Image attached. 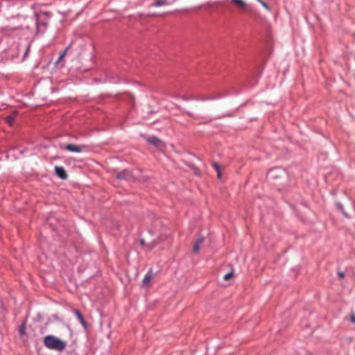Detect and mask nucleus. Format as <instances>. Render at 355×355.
Returning <instances> with one entry per match:
<instances>
[{"instance_id":"obj_1","label":"nucleus","mask_w":355,"mask_h":355,"mask_svg":"<svg viewBox=\"0 0 355 355\" xmlns=\"http://www.w3.org/2000/svg\"><path fill=\"white\" fill-rule=\"evenodd\" d=\"M44 344L49 349L60 352L64 350L67 346L65 342L51 335L44 338Z\"/></svg>"},{"instance_id":"obj_2","label":"nucleus","mask_w":355,"mask_h":355,"mask_svg":"<svg viewBox=\"0 0 355 355\" xmlns=\"http://www.w3.org/2000/svg\"><path fill=\"white\" fill-rule=\"evenodd\" d=\"M286 177V172L281 168H274L268 173V178L272 181L278 180Z\"/></svg>"},{"instance_id":"obj_3","label":"nucleus","mask_w":355,"mask_h":355,"mask_svg":"<svg viewBox=\"0 0 355 355\" xmlns=\"http://www.w3.org/2000/svg\"><path fill=\"white\" fill-rule=\"evenodd\" d=\"M148 142L155 146L157 149L164 151L165 149V144L156 137H150L147 139Z\"/></svg>"},{"instance_id":"obj_4","label":"nucleus","mask_w":355,"mask_h":355,"mask_svg":"<svg viewBox=\"0 0 355 355\" xmlns=\"http://www.w3.org/2000/svg\"><path fill=\"white\" fill-rule=\"evenodd\" d=\"M229 2L233 3L238 9L245 11L249 9L248 3L244 0H228Z\"/></svg>"},{"instance_id":"obj_5","label":"nucleus","mask_w":355,"mask_h":355,"mask_svg":"<svg viewBox=\"0 0 355 355\" xmlns=\"http://www.w3.org/2000/svg\"><path fill=\"white\" fill-rule=\"evenodd\" d=\"M55 171L56 175L62 180H66L68 177L66 171L62 166H55Z\"/></svg>"},{"instance_id":"obj_6","label":"nucleus","mask_w":355,"mask_h":355,"mask_svg":"<svg viewBox=\"0 0 355 355\" xmlns=\"http://www.w3.org/2000/svg\"><path fill=\"white\" fill-rule=\"evenodd\" d=\"M83 146L69 144L66 145L65 149L73 153H80L83 151Z\"/></svg>"},{"instance_id":"obj_7","label":"nucleus","mask_w":355,"mask_h":355,"mask_svg":"<svg viewBox=\"0 0 355 355\" xmlns=\"http://www.w3.org/2000/svg\"><path fill=\"white\" fill-rule=\"evenodd\" d=\"M116 178L120 180H128L132 178V175L128 171L124 170L119 172L116 175Z\"/></svg>"},{"instance_id":"obj_8","label":"nucleus","mask_w":355,"mask_h":355,"mask_svg":"<svg viewBox=\"0 0 355 355\" xmlns=\"http://www.w3.org/2000/svg\"><path fill=\"white\" fill-rule=\"evenodd\" d=\"M153 278V274H152V270H150L147 273L146 275H145L143 281H142V284L144 286H148L149 285V283L151 281Z\"/></svg>"},{"instance_id":"obj_9","label":"nucleus","mask_w":355,"mask_h":355,"mask_svg":"<svg viewBox=\"0 0 355 355\" xmlns=\"http://www.w3.org/2000/svg\"><path fill=\"white\" fill-rule=\"evenodd\" d=\"M71 45H72V43H71L68 46L66 47V49L62 52L60 53L59 58H58V60L55 62L56 64H58L60 62H61L63 60L67 51L71 49Z\"/></svg>"},{"instance_id":"obj_10","label":"nucleus","mask_w":355,"mask_h":355,"mask_svg":"<svg viewBox=\"0 0 355 355\" xmlns=\"http://www.w3.org/2000/svg\"><path fill=\"white\" fill-rule=\"evenodd\" d=\"M203 241H204V238L202 237V236L199 237L197 239V241L194 243V245H193V252L197 253V252H199L200 248V245L202 243Z\"/></svg>"},{"instance_id":"obj_11","label":"nucleus","mask_w":355,"mask_h":355,"mask_svg":"<svg viewBox=\"0 0 355 355\" xmlns=\"http://www.w3.org/2000/svg\"><path fill=\"white\" fill-rule=\"evenodd\" d=\"M73 313L76 314V315L77 316L78 319L79 320L80 322L85 327L86 326V322L83 316V315L81 314V313L77 310V309H74L73 310Z\"/></svg>"},{"instance_id":"obj_12","label":"nucleus","mask_w":355,"mask_h":355,"mask_svg":"<svg viewBox=\"0 0 355 355\" xmlns=\"http://www.w3.org/2000/svg\"><path fill=\"white\" fill-rule=\"evenodd\" d=\"M169 4L168 0H156L154 3L152 4V6L159 7L162 6H165Z\"/></svg>"},{"instance_id":"obj_13","label":"nucleus","mask_w":355,"mask_h":355,"mask_svg":"<svg viewBox=\"0 0 355 355\" xmlns=\"http://www.w3.org/2000/svg\"><path fill=\"white\" fill-rule=\"evenodd\" d=\"M15 118H16V114L14 113L12 114V115H10L8 116L7 118H6V122L9 124V125H12L15 120Z\"/></svg>"},{"instance_id":"obj_14","label":"nucleus","mask_w":355,"mask_h":355,"mask_svg":"<svg viewBox=\"0 0 355 355\" xmlns=\"http://www.w3.org/2000/svg\"><path fill=\"white\" fill-rule=\"evenodd\" d=\"M213 166L214 167V168L217 171V175H218V179H221V171L220 170V166L219 165L217 164V163H214L213 164Z\"/></svg>"},{"instance_id":"obj_15","label":"nucleus","mask_w":355,"mask_h":355,"mask_svg":"<svg viewBox=\"0 0 355 355\" xmlns=\"http://www.w3.org/2000/svg\"><path fill=\"white\" fill-rule=\"evenodd\" d=\"M233 277V272H230L224 275L223 279L225 280H229Z\"/></svg>"},{"instance_id":"obj_16","label":"nucleus","mask_w":355,"mask_h":355,"mask_svg":"<svg viewBox=\"0 0 355 355\" xmlns=\"http://www.w3.org/2000/svg\"><path fill=\"white\" fill-rule=\"evenodd\" d=\"M260 3L261 5L265 8L267 10H270V8L268 7V6L267 5L266 3H265L263 0H257Z\"/></svg>"},{"instance_id":"obj_17","label":"nucleus","mask_w":355,"mask_h":355,"mask_svg":"<svg viewBox=\"0 0 355 355\" xmlns=\"http://www.w3.org/2000/svg\"><path fill=\"white\" fill-rule=\"evenodd\" d=\"M19 333L21 336L25 333V326L24 324L19 327Z\"/></svg>"},{"instance_id":"obj_18","label":"nucleus","mask_w":355,"mask_h":355,"mask_svg":"<svg viewBox=\"0 0 355 355\" xmlns=\"http://www.w3.org/2000/svg\"><path fill=\"white\" fill-rule=\"evenodd\" d=\"M345 275V272H344L339 271V272H338V277H339V278H340V279L344 278Z\"/></svg>"},{"instance_id":"obj_19","label":"nucleus","mask_w":355,"mask_h":355,"mask_svg":"<svg viewBox=\"0 0 355 355\" xmlns=\"http://www.w3.org/2000/svg\"><path fill=\"white\" fill-rule=\"evenodd\" d=\"M350 320L352 322H355V315L353 314L351 315Z\"/></svg>"},{"instance_id":"obj_20","label":"nucleus","mask_w":355,"mask_h":355,"mask_svg":"<svg viewBox=\"0 0 355 355\" xmlns=\"http://www.w3.org/2000/svg\"><path fill=\"white\" fill-rule=\"evenodd\" d=\"M29 49H30V46H28V48H27V49H26V53H25L24 56H26V55H27V54H28V51H29Z\"/></svg>"}]
</instances>
